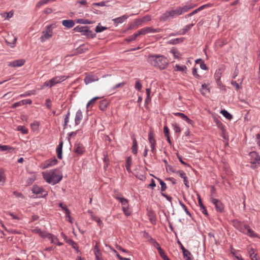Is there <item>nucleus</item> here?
<instances>
[{"label":"nucleus","mask_w":260,"mask_h":260,"mask_svg":"<svg viewBox=\"0 0 260 260\" xmlns=\"http://www.w3.org/2000/svg\"><path fill=\"white\" fill-rule=\"evenodd\" d=\"M147 61L151 66L160 70L167 69L169 64L168 58L160 54H150L147 56Z\"/></svg>","instance_id":"obj_1"},{"label":"nucleus","mask_w":260,"mask_h":260,"mask_svg":"<svg viewBox=\"0 0 260 260\" xmlns=\"http://www.w3.org/2000/svg\"><path fill=\"white\" fill-rule=\"evenodd\" d=\"M193 7V6L186 5L183 7H178L175 9L170 10L166 11L160 17V20L162 21L167 20L169 19L175 18L179 15L187 12L189 10Z\"/></svg>","instance_id":"obj_2"},{"label":"nucleus","mask_w":260,"mask_h":260,"mask_svg":"<svg viewBox=\"0 0 260 260\" xmlns=\"http://www.w3.org/2000/svg\"><path fill=\"white\" fill-rule=\"evenodd\" d=\"M43 177L48 183L55 185L59 182L62 178V175L58 169L51 170L49 171L43 172Z\"/></svg>","instance_id":"obj_3"},{"label":"nucleus","mask_w":260,"mask_h":260,"mask_svg":"<svg viewBox=\"0 0 260 260\" xmlns=\"http://www.w3.org/2000/svg\"><path fill=\"white\" fill-rule=\"evenodd\" d=\"M42 35L40 38L41 42H44L46 40L50 39L53 36L52 25L50 24L46 26L45 30L42 32Z\"/></svg>","instance_id":"obj_4"},{"label":"nucleus","mask_w":260,"mask_h":260,"mask_svg":"<svg viewBox=\"0 0 260 260\" xmlns=\"http://www.w3.org/2000/svg\"><path fill=\"white\" fill-rule=\"evenodd\" d=\"M66 79L67 77L64 76H56L52 79L46 81L44 83V86L52 87L55 85L64 81Z\"/></svg>","instance_id":"obj_5"},{"label":"nucleus","mask_w":260,"mask_h":260,"mask_svg":"<svg viewBox=\"0 0 260 260\" xmlns=\"http://www.w3.org/2000/svg\"><path fill=\"white\" fill-rule=\"evenodd\" d=\"M249 155L251 157L250 163L252 164L251 168H255L260 166V156L258 154L253 151L249 153Z\"/></svg>","instance_id":"obj_6"},{"label":"nucleus","mask_w":260,"mask_h":260,"mask_svg":"<svg viewBox=\"0 0 260 260\" xmlns=\"http://www.w3.org/2000/svg\"><path fill=\"white\" fill-rule=\"evenodd\" d=\"M32 191L34 193L38 195L39 197L42 198L46 197L48 194L47 191H45L43 187L37 185L32 187Z\"/></svg>","instance_id":"obj_7"},{"label":"nucleus","mask_w":260,"mask_h":260,"mask_svg":"<svg viewBox=\"0 0 260 260\" xmlns=\"http://www.w3.org/2000/svg\"><path fill=\"white\" fill-rule=\"evenodd\" d=\"M233 225L235 228L241 232L246 233V228L247 226L246 224H243L238 220H235L233 221Z\"/></svg>","instance_id":"obj_8"},{"label":"nucleus","mask_w":260,"mask_h":260,"mask_svg":"<svg viewBox=\"0 0 260 260\" xmlns=\"http://www.w3.org/2000/svg\"><path fill=\"white\" fill-rule=\"evenodd\" d=\"M148 140L149 143L150 144L151 151L153 153H154L155 152V146L156 145V141L154 138V135L151 130H150L149 132Z\"/></svg>","instance_id":"obj_9"},{"label":"nucleus","mask_w":260,"mask_h":260,"mask_svg":"<svg viewBox=\"0 0 260 260\" xmlns=\"http://www.w3.org/2000/svg\"><path fill=\"white\" fill-rule=\"evenodd\" d=\"M211 202L215 205L216 210L219 212H222L224 210V206L222 203L218 199L211 198Z\"/></svg>","instance_id":"obj_10"},{"label":"nucleus","mask_w":260,"mask_h":260,"mask_svg":"<svg viewBox=\"0 0 260 260\" xmlns=\"http://www.w3.org/2000/svg\"><path fill=\"white\" fill-rule=\"evenodd\" d=\"M142 31V34L143 35H145L148 33H157L161 31V28H153L152 27H144L141 29Z\"/></svg>","instance_id":"obj_11"},{"label":"nucleus","mask_w":260,"mask_h":260,"mask_svg":"<svg viewBox=\"0 0 260 260\" xmlns=\"http://www.w3.org/2000/svg\"><path fill=\"white\" fill-rule=\"evenodd\" d=\"M98 80V77L94 75H87L84 78V82L86 85Z\"/></svg>","instance_id":"obj_12"},{"label":"nucleus","mask_w":260,"mask_h":260,"mask_svg":"<svg viewBox=\"0 0 260 260\" xmlns=\"http://www.w3.org/2000/svg\"><path fill=\"white\" fill-rule=\"evenodd\" d=\"M74 151L77 154L81 155L85 151V148L80 143L76 144L74 146Z\"/></svg>","instance_id":"obj_13"},{"label":"nucleus","mask_w":260,"mask_h":260,"mask_svg":"<svg viewBox=\"0 0 260 260\" xmlns=\"http://www.w3.org/2000/svg\"><path fill=\"white\" fill-rule=\"evenodd\" d=\"M25 63L24 59H17L9 63V67H19L23 66Z\"/></svg>","instance_id":"obj_14"},{"label":"nucleus","mask_w":260,"mask_h":260,"mask_svg":"<svg viewBox=\"0 0 260 260\" xmlns=\"http://www.w3.org/2000/svg\"><path fill=\"white\" fill-rule=\"evenodd\" d=\"M83 118V114L80 109L78 110L75 115V123L76 125L79 124Z\"/></svg>","instance_id":"obj_15"},{"label":"nucleus","mask_w":260,"mask_h":260,"mask_svg":"<svg viewBox=\"0 0 260 260\" xmlns=\"http://www.w3.org/2000/svg\"><path fill=\"white\" fill-rule=\"evenodd\" d=\"M175 116H179L184 120L186 121L187 123L192 124L193 121L190 119L186 115L182 113L177 112L173 113Z\"/></svg>","instance_id":"obj_16"},{"label":"nucleus","mask_w":260,"mask_h":260,"mask_svg":"<svg viewBox=\"0 0 260 260\" xmlns=\"http://www.w3.org/2000/svg\"><path fill=\"white\" fill-rule=\"evenodd\" d=\"M127 17L126 15H123L121 17H117L114 18L112 20L114 22V24L116 25H117L119 23H121L124 22L126 19Z\"/></svg>","instance_id":"obj_17"},{"label":"nucleus","mask_w":260,"mask_h":260,"mask_svg":"<svg viewBox=\"0 0 260 260\" xmlns=\"http://www.w3.org/2000/svg\"><path fill=\"white\" fill-rule=\"evenodd\" d=\"M62 24L68 28L73 27L75 25L74 21L73 20H64L62 21Z\"/></svg>","instance_id":"obj_18"},{"label":"nucleus","mask_w":260,"mask_h":260,"mask_svg":"<svg viewBox=\"0 0 260 260\" xmlns=\"http://www.w3.org/2000/svg\"><path fill=\"white\" fill-rule=\"evenodd\" d=\"M44 238H47L49 239L52 243L56 244L58 242V239L54 235L49 233H47Z\"/></svg>","instance_id":"obj_19"},{"label":"nucleus","mask_w":260,"mask_h":260,"mask_svg":"<svg viewBox=\"0 0 260 260\" xmlns=\"http://www.w3.org/2000/svg\"><path fill=\"white\" fill-rule=\"evenodd\" d=\"M181 249L182 250L183 256L185 258V260H190V252L185 249L182 245H181Z\"/></svg>","instance_id":"obj_20"},{"label":"nucleus","mask_w":260,"mask_h":260,"mask_svg":"<svg viewBox=\"0 0 260 260\" xmlns=\"http://www.w3.org/2000/svg\"><path fill=\"white\" fill-rule=\"evenodd\" d=\"M63 142H60L59 144L56 148V153L57 154V157L59 159L62 158V150Z\"/></svg>","instance_id":"obj_21"},{"label":"nucleus","mask_w":260,"mask_h":260,"mask_svg":"<svg viewBox=\"0 0 260 260\" xmlns=\"http://www.w3.org/2000/svg\"><path fill=\"white\" fill-rule=\"evenodd\" d=\"M57 163V160L55 157H53L50 159H49L46 161L45 168H48L52 166L55 165Z\"/></svg>","instance_id":"obj_22"},{"label":"nucleus","mask_w":260,"mask_h":260,"mask_svg":"<svg viewBox=\"0 0 260 260\" xmlns=\"http://www.w3.org/2000/svg\"><path fill=\"white\" fill-rule=\"evenodd\" d=\"M184 38H179L174 39L170 40L168 42V44H172V45L177 44H179V43L183 42L184 41Z\"/></svg>","instance_id":"obj_23"},{"label":"nucleus","mask_w":260,"mask_h":260,"mask_svg":"<svg viewBox=\"0 0 260 260\" xmlns=\"http://www.w3.org/2000/svg\"><path fill=\"white\" fill-rule=\"evenodd\" d=\"M193 25V24H190L189 25H187L185 26V27L182 30H180L177 32V34L179 35H184L185 34L187 31H188Z\"/></svg>","instance_id":"obj_24"},{"label":"nucleus","mask_w":260,"mask_h":260,"mask_svg":"<svg viewBox=\"0 0 260 260\" xmlns=\"http://www.w3.org/2000/svg\"><path fill=\"white\" fill-rule=\"evenodd\" d=\"M200 92L203 95H206L207 93L210 92L209 88H208V85L204 83L202 84Z\"/></svg>","instance_id":"obj_25"},{"label":"nucleus","mask_w":260,"mask_h":260,"mask_svg":"<svg viewBox=\"0 0 260 260\" xmlns=\"http://www.w3.org/2000/svg\"><path fill=\"white\" fill-rule=\"evenodd\" d=\"M154 246L156 247L158 251L159 254L162 258H163L165 256H166L164 250L161 249L159 244L157 242H155Z\"/></svg>","instance_id":"obj_26"},{"label":"nucleus","mask_w":260,"mask_h":260,"mask_svg":"<svg viewBox=\"0 0 260 260\" xmlns=\"http://www.w3.org/2000/svg\"><path fill=\"white\" fill-rule=\"evenodd\" d=\"M245 234L251 237L254 238L257 237L256 234H255L253 231H252L249 226L247 225L246 228V231Z\"/></svg>","instance_id":"obj_27"},{"label":"nucleus","mask_w":260,"mask_h":260,"mask_svg":"<svg viewBox=\"0 0 260 260\" xmlns=\"http://www.w3.org/2000/svg\"><path fill=\"white\" fill-rule=\"evenodd\" d=\"M87 27V26H77L75 27L73 30L75 32H82V35H84Z\"/></svg>","instance_id":"obj_28"},{"label":"nucleus","mask_w":260,"mask_h":260,"mask_svg":"<svg viewBox=\"0 0 260 260\" xmlns=\"http://www.w3.org/2000/svg\"><path fill=\"white\" fill-rule=\"evenodd\" d=\"M89 38H93L95 37V34H94L93 31L89 29V27L87 26L84 35Z\"/></svg>","instance_id":"obj_29"},{"label":"nucleus","mask_w":260,"mask_h":260,"mask_svg":"<svg viewBox=\"0 0 260 260\" xmlns=\"http://www.w3.org/2000/svg\"><path fill=\"white\" fill-rule=\"evenodd\" d=\"M132 162V159L131 156L128 157L126 160L125 167L128 172H131V167Z\"/></svg>","instance_id":"obj_30"},{"label":"nucleus","mask_w":260,"mask_h":260,"mask_svg":"<svg viewBox=\"0 0 260 260\" xmlns=\"http://www.w3.org/2000/svg\"><path fill=\"white\" fill-rule=\"evenodd\" d=\"M133 145L132 148V152L136 155L138 151V144L136 139H134L133 140Z\"/></svg>","instance_id":"obj_31"},{"label":"nucleus","mask_w":260,"mask_h":260,"mask_svg":"<svg viewBox=\"0 0 260 260\" xmlns=\"http://www.w3.org/2000/svg\"><path fill=\"white\" fill-rule=\"evenodd\" d=\"M32 232L34 233H38L39 234L41 237H45L46 233L43 232L41 231V230L38 227H35L32 230Z\"/></svg>","instance_id":"obj_32"},{"label":"nucleus","mask_w":260,"mask_h":260,"mask_svg":"<svg viewBox=\"0 0 260 260\" xmlns=\"http://www.w3.org/2000/svg\"><path fill=\"white\" fill-rule=\"evenodd\" d=\"M222 115L225 117L226 119L231 120L233 118V116L229 112L225 110H222L220 112Z\"/></svg>","instance_id":"obj_33"},{"label":"nucleus","mask_w":260,"mask_h":260,"mask_svg":"<svg viewBox=\"0 0 260 260\" xmlns=\"http://www.w3.org/2000/svg\"><path fill=\"white\" fill-rule=\"evenodd\" d=\"M248 253L251 260H257L256 257V254L254 253V251L253 248H250L248 250Z\"/></svg>","instance_id":"obj_34"},{"label":"nucleus","mask_w":260,"mask_h":260,"mask_svg":"<svg viewBox=\"0 0 260 260\" xmlns=\"http://www.w3.org/2000/svg\"><path fill=\"white\" fill-rule=\"evenodd\" d=\"M108 105V103L106 101H102L100 102L99 108L102 111H105Z\"/></svg>","instance_id":"obj_35"},{"label":"nucleus","mask_w":260,"mask_h":260,"mask_svg":"<svg viewBox=\"0 0 260 260\" xmlns=\"http://www.w3.org/2000/svg\"><path fill=\"white\" fill-rule=\"evenodd\" d=\"M70 116V111H68L67 114L65 116L64 118V124H63V128L65 129L67 127L68 124L69 122V118Z\"/></svg>","instance_id":"obj_36"},{"label":"nucleus","mask_w":260,"mask_h":260,"mask_svg":"<svg viewBox=\"0 0 260 260\" xmlns=\"http://www.w3.org/2000/svg\"><path fill=\"white\" fill-rule=\"evenodd\" d=\"M91 219L95 221L100 228L103 227V222L99 217L92 215Z\"/></svg>","instance_id":"obj_37"},{"label":"nucleus","mask_w":260,"mask_h":260,"mask_svg":"<svg viewBox=\"0 0 260 260\" xmlns=\"http://www.w3.org/2000/svg\"><path fill=\"white\" fill-rule=\"evenodd\" d=\"M186 69L187 67L185 66H180L179 64H176L175 66V71L185 72Z\"/></svg>","instance_id":"obj_38"},{"label":"nucleus","mask_w":260,"mask_h":260,"mask_svg":"<svg viewBox=\"0 0 260 260\" xmlns=\"http://www.w3.org/2000/svg\"><path fill=\"white\" fill-rule=\"evenodd\" d=\"M67 242L74 249L77 250L78 248V246L77 244L73 241L71 239H68L67 241Z\"/></svg>","instance_id":"obj_39"},{"label":"nucleus","mask_w":260,"mask_h":260,"mask_svg":"<svg viewBox=\"0 0 260 260\" xmlns=\"http://www.w3.org/2000/svg\"><path fill=\"white\" fill-rule=\"evenodd\" d=\"M122 205V208L129 206L128 201L126 199L123 198L119 201Z\"/></svg>","instance_id":"obj_40"},{"label":"nucleus","mask_w":260,"mask_h":260,"mask_svg":"<svg viewBox=\"0 0 260 260\" xmlns=\"http://www.w3.org/2000/svg\"><path fill=\"white\" fill-rule=\"evenodd\" d=\"M170 52L173 54L174 58H179L180 57V54L177 49L173 48L171 50Z\"/></svg>","instance_id":"obj_41"},{"label":"nucleus","mask_w":260,"mask_h":260,"mask_svg":"<svg viewBox=\"0 0 260 260\" xmlns=\"http://www.w3.org/2000/svg\"><path fill=\"white\" fill-rule=\"evenodd\" d=\"M220 75L221 73L219 72H216L215 74V78L216 81V83L218 86H220L221 82L220 81Z\"/></svg>","instance_id":"obj_42"},{"label":"nucleus","mask_w":260,"mask_h":260,"mask_svg":"<svg viewBox=\"0 0 260 260\" xmlns=\"http://www.w3.org/2000/svg\"><path fill=\"white\" fill-rule=\"evenodd\" d=\"M17 129L18 131L21 132L23 134H27L28 133V129L24 126L19 125L17 127Z\"/></svg>","instance_id":"obj_43"},{"label":"nucleus","mask_w":260,"mask_h":260,"mask_svg":"<svg viewBox=\"0 0 260 260\" xmlns=\"http://www.w3.org/2000/svg\"><path fill=\"white\" fill-rule=\"evenodd\" d=\"M159 181L160 185H161V191H164L167 189L166 184L160 179L158 178H156Z\"/></svg>","instance_id":"obj_44"},{"label":"nucleus","mask_w":260,"mask_h":260,"mask_svg":"<svg viewBox=\"0 0 260 260\" xmlns=\"http://www.w3.org/2000/svg\"><path fill=\"white\" fill-rule=\"evenodd\" d=\"M99 97H94L93 98H92V99H91L88 102V103L87 104V105H86V107L88 108H89L90 106H92L96 102V100L99 99Z\"/></svg>","instance_id":"obj_45"},{"label":"nucleus","mask_w":260,"mask_h":260,"mask_svg":"<svg viewBox=\"0 0 260 260\" xmlns=\"http://www.w3.org/2000/svg\"><path fill=\"white\" fill-rule=\"evenodd\" d=\"M14 149L11 147H10L7 145H0V150L2 151H5L7 150H13Z\"/></svg>","instance_id":"obj_46"},{"label":"nucleus","mask_w":260,"mask_h":260,"mask_svg":"<svg viewBox=\"0 0 260 260\" xmlns=\"http://www.w3.org/2000/svg\"><path fill=\"white\" fill-rule=\"evenodd\" d=\"M107 29V28L106 27L100 26L99 25H98V26H96L95 28V32L96 33L101 32Z\"/></svg>","instance_id":"obj_47"},{"label":"nucleus","mask_w":260,"mask_h":260,"mask_svg":"<svg viewBox=\"0 0 260 260\" xmlns=\"http://www.w3.org/2000/svg\"><path fill=\"white\" fill-rule=\"evenodd\" d=\"M122 209L123 213L126 216H128L131 215V212L129 210V206L126 207H123Z\"/></svg>","instance_id":"obj_48"},{"label":"nucleus","mask_w":260,"mask_h":260,"mask_svg":"<svg viewBox=\"0 0 260 260\" xmlns=\"http://www.w3.org/2000/svg\"><path fill=\"white\" fill-rule=\"evenodd\" d=\"M146 18H147V17H144L143 18V19L142 20L138 19V20H136L134 22V23H135V24H136V25L137 27V28L138 27V26L139 25H140L141 24V23L145 21L146 20Z\"/></svg>","instance_id":"obj_49"},{"label":"nucleus","mask_w":260,"mask_h":260,"mask_svg":"<svg viewBox=\"0 0 260 260\" xmlns=\"http://www.w3.org/2000/svg\"><path fill=\"white\" fill-rule=\"evenodd\" d=\"M77 23H81V24H90L91 22L89 20L87 19H79L77 20Z\"/></svg>","instance_id":"obj_50"},{"label":"nucleus","mask_w":260,"mask_h":260,"mask_svg":"<svg viewBox=\"0 0 260 260\" xmlns=\"http://www.w3.org/2000/svg\"><path fill=\"white\" fill-rule=\"evenodd\" d=\"M173 129L176 133H178L181 132V129L177 123H174L172 124Z\"/></svg>","instance_id":"obj_51"},{"label":"nucleus","mask_w":260,"mask_h":260,"mask_svg":"<svg viewBox=\"0 0 260 260\" xmlns=\"http://www.w3.org/2000/svg\"><path fill=\"white\" fill-rule=\"evenodd\" d=\"M99 243L96 242V244L94 247V254H101L100 248L99 247Z\"/></svg>","instance_id":"obj_52"},{"label":"nucleus","mask_w":260,"mask_h":260,"mask_svg":"<svg viewBox=\"0 0 260 260\" xmlns=\"http://www.w3.org/2000/svg\"><path fill=\"white\" fill-rule=\"evenodd\" d=\"M16 41H17V38L16 37H14L12 42H9L8 40H6L5 41H6V43L8 45H12L11 46V47H14L15 45V44H16Z\"/></svg>","instance_id":"obj_53"},{"label":"nucleus","mask_w":260,"mask_h":260,"mask_svg":"<svg viewBox=\"0 0 260 260\" xmlns=\"http://www.w3.org/2000/svg\"><path fill=\"white\" fill-rule=\"evenodd\" d=\"M180 205L182 207L183 209L186 212V213L187 215H188L189 216H191L190 213L188 211V210H187L186 207L185 206V205L183 203H182L181 202H180Z\"/></svg>","instance_id":"obj_54"},{"label":"nucleus","mask_w":260,"mask_h":260,"mask_svg":"<svg viewBox=\"0 0 260 260\" xmlns=\"http://www.w3.org/2000/svg\"><path fill=\"white\" fill-rule=\"evenodd\" d=\"M65 212H66L67 217H68L69 218V221L70 222L72 223V221L71 216H70V211L67 207H65Z\"/></svg>","instance_id":"obj_55"},{"label":"nucleus","mask_w":260,"mask_h":260,"mask_svg":"<svg viewBox=\"0 0 260 260\" xmlns=\"http://www.w3.org/2000/svg\"><path fill=\"white\" fill-rule=\"evenodd\" d=\"M103 160H104V162H105L104 168L107 167L109 165V159L107 155L104 154V157Z\"/></svg>","instance_id":"obj_56"},{"label":"nucleus","mask_w":260,"mask_h":260,"mask_svg":"<svg viewBox=\"0 0 260 260\" xmlns=\"http://www.w3.org/2000/svg\"><path fill=\"white\" fill-rule=\"evenodd\" d=\"M192 75H193V76L195 78H196L197 79H200L201 78V76L198 74L197 69H196V68H193V69Z\"/></svg>","instance_id":"obj_57"},{"label":"nucleus","mask_w":260,"mask_h":260,"mask_svg":"<svg viewBox=\"0 0 260 260\" xmlns=\"http://www.w3.org/2000/svg\"><path fill=\"white\" fill-rule=\"evenodd\" d=\"M142 87V84L140 83L139 81H137L135 84V88L140 91Z\"/></svg>","instance_id":"obj_58"},{"label":"nucleus","mask_w":260,"mask_h":260,"mask_svg":"<svg viewBox=\"0 0 260 260\" xmlns=\"http://www.w3.org/2000/svg\"><path fill=\"white\" fill-rule=\"evenodd\" d=\"M136 176L138 179L141 181H144L146 179L145 175L142 174L138 173Z\"/></svg>","instance_id":"obj_59"},{"label":"nucleus","mask_w":260,"mask_h":260,"mask_svg":"<svg viewBox=\"0 0 260 260\" xmlns=\"http://www.w3.org/2000/svg\"><path fill=\"white\" fill-rule=\"evenodd\" d=\"M46 106L50 109L51 107V100L49 99H47L46 100V103H45Z\"/></svg>","instance_id":"obj_60"},{"label":"nucleus","mask_w":260,"mask_h":260,"mask_svg":"<svg viewBox=\"0 0 260 260\" xmlns=\"http://www.w3.org/2000/svg\"><path fill=\"white\" fill-rule=\"evenodd\" d=\"M177 174H178L180 177L182 178H184L185 176H186L185 172L182 170H179L177 172Z\"/></svg>","instance_id":"obj_61"},{"label":"nucleus","mask_w":260,"mask_h":260,"mask_svg":"<svg viewBox=\"0 0 260 260\" xmlns=\"http://www.w3.org/2000/svg\"><path fill=\"white\" fill-rule=\"evenodd\" d=\"M5 181V174L3 172H0V182H2L3 184H4Z\"/></svg>","instance_id":"obj_62"},{"label":"nucleus","mask_w":260,"mask_h":260,"mask_svg":"<svg viewBox=\"0 0 260 260\" xmlns=\"http://www.w3.org/2000/svg\"><path fill=\"white\" fill-rule=\"evenodd\" d=\"M135 39H136L135 38L134 36L132 35V36H129V37H128L127 38L125 39V41L126 42H127V43H129V42H132L133 41L135 40Z\"/></svg>","instance_id":"obj_63"},{"label":"nucleus","mask_w":260,"mask_h":260,"mask_svg":"<svg viewBox=\"0 0 260 260\" xmlns=\"http://www.w3.org/2000/svg\"><path fill=\"white\" fill-rule=\"evenodd\" d=\"M232 84L235 87L236 89H239L241 88V86L239 85V84L235 81H232Z\"/></svg>","instance_id":"obj_64"}]
</instances>
